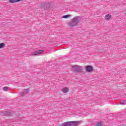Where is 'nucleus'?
Instances as JSON below:
<instances>
[{
  "label": "nucleus",
  "instance_id": "obj_1",
  "mask_svg": "<svg viewBox=\"0 0 126 126\" xmlns=\"http://www.w3.org/2000/svg\"><path fill=\"white\" fill-rule=\"evenodd\" d=\"M80 121L66 122L62 124V126H78L80 125Z\"/></svg>",
  "mask_w": 126,
  "mask_h": 126
},
{
  "label": "nucleus",
  "instance_id": "obj_2",
  "mask_svg": "<svg viewBox=\"0 0 126 126\" xmlns=\"http://www.w3.org/2000/svg\"><path fill=\"white\" fill-rule=\"evenodd\" d=\"M73 68L76 71V72H80L82 71V69H83V67L80 66L79 65H74L73 66Z\"/></svg>",
  "mask_w": 126,
  "mask_h": 126
},
{
  "label": "nucleus",
  "instance_id": "obj_3",
  "mask_svg": "<svg viewBox=\"0 0 126 126\" xmlns=\"http://www.w3.org/2000/svg\"><path fill=\"white\" fill-rule=\"evenodd\" d=\"M43 52H44V50H43L35 51L33 52V54L32 55V56H37L38 55H40V54H42V53H43Z\"/></svg>",
  "mask_w": 126,
  "mask_h": 126
},
{
  "label": "nucleus",
  "instance_id": "obj_4",
  "mask_svg": "<svg viewBox=\"0 0 126 126\" xmlns=\"http://www.w3.org/2000/svg\"><path fill=\"white\" fill-rule=\"evenodd\" d=\"M86 70L88 72H90L93 70V67L91 66H87L86 68Z\"/></svg>",
  "mask_w": 126,
  "mask_h": 126
},
{
  "label": "nucleus",
  "instance_id": "obj_5",
  "mask_svg": "<svg viewBox=\"0 0 126 126\" xmlns=\"http://www.w3.org/2000/svg\"><path fill=\"white\" fill-rule=\"evenodd\" d=\"M69 25L71 27H74V26H76V25H77V23H75L73 20H71V22L69 23Z\"/></svg>",
  "mask_w": 126,
  "mask_h": 126
},
{
  "label": "nucleus",
  "instance_id": "obj_6",
  "mask_svg": "<svg viewBox=\"0 0 126 126\" xmlns=\"http://www.w3.org/2000/svg\"><path fill=\"white\" fill-rule=\"evenodd\" d=\"M71 20H73L74 22L76 23L77 24L79 23V17H75V18H72Z\"/></svg>",
  "mask_w": 126,
  "mask_h": 126
},
{
  "label": "nucleus",
  "instance_id": "obj_7",
  "mask_svg": "<svg viewBox=\"0 0 126 126\" xmlns=\"http://www.w3.org/2000/svg\"><path fill=\"white\" fill-rule=\"evenodd\" d=\"M112 18V15L110 14H107L105 15V19L107 21H109Z\"/></svg>",
  "mask_w": 126,
  "mask_h": 126
},
{
  "label": "nucleus",
  "instance_id": "obj_8",
  "mask_svg": "<svg viewBox=\"0 0 126 126\" xmlns=\"http://www.w3.org/2000/svg\"><path fill=\"white\" fill-rule=\"evenodd\" d=\"M29 92H30V90L29 89H26L24 90V91L21 94V95H23V96H24V95H26V94H28Z\"/></svg>",
  "mask_w": 126,
  "mask_h": 126
},
{
  "label": "nucleus",
  "instance_id": "obj_9",
  "mask_svg": "<svg viewBox=\"0 0 126 126\" xmlns=\"http://www.w3.org/2000/svg\"><path fill=\"white\" fill-rule=\"evenodd\" d=\"M62 91L63 92V93H67V92L69 91V89L67 88H64L62 89Z\"/></svg>",
  "mask_w": 126,
  "mask_h": 126
},
{
  "label": "nucleus",
  "instance_id": "obj_10",
  "mask_svg": "<svg viewBox=\"0 0 126 126\" xmlns=\"http://www.w3.org/2000/svg\"><path fill=\"white\" fill-rule=\"evenodd\" d=\"M21 0H9L10 3H15V2H18Z\"/></svg>",
  "mask_w": 126,
  "mask_h": 126
},
{
  "label": "nucleus",
  "instance_id": "obj_11",
  "mask_svg": "<svg viewBox=\"0 0 126 126\" xmlns=\"http://www.w3.org/2000/svg\"><path fill=\"white\" fill-rule=\"evenodd\" d=\"M5 47V44L4 43H0V49H3Z\"/></svg>",
  "mask_w": 126,
  "mask_h": 126
},
{
  "label": "nucleus",
  "instance_id": "obj_12",
  "mask_svg": "<svg viewBox=\"0 0 126 126\" xmlns=\"http://www.w3.org/2000/svg\"><path fill=\"white\" fill-rule=\"evenodd\" d=\"M120 105H126V100H121L120 101Z\"/></svg>",
  "mask_w": 126,
  "mask_h": 126
},
{
  "label": "nucleus",
  "instance_id": "obj_13",
  "mask_svg": "<svg viewBox=\"0 0 126 126\" xmlns=\"http://www.w3.org/2000/svg\"><path fill=\"white\" fill-rule=\"evenodd\" d=\"M8 90V88H7V87H5L3 88V90L4 91H7Z\"/></svg>",
  "mask_w": 126,
  "mask_h": 126
},
{
  "label": "nucleus",
  "instance_id": "obj_14",
  "mask_svg": "<svg viewBox=\"0 0 126 126\" xmlns=\"http://www.w3.org/2000/svg\"><path fill=\"white\" fill-rule=\"evenodd\" d=\"M69 16H70V15H64L63 16V18H67L68 17H69Z\"/></svg>",
  "mask_w": 126,
  "mask_h": 126
},
{
  "label": "nucleus",
  "instance_id": "obj_15",
  "mask_svg": "<svg viewBox=\"0 0 126 126\" xmlns=\"http://www.w3.org/2000/svg\"><path fill=\"white\" fill-rule=\"evenodd\" d=\"M96 126H102V123H101L100 122H98L96 124Z\"/></svg>",
  "mask_w": 126,
  "mask_h": 126
}]
</instances>
